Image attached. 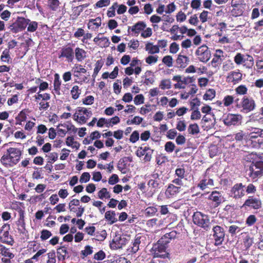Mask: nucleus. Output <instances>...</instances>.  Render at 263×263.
Wrapping results in <instances>:
<instances>
[{"instance_id":"nucleus-1","label":"nucleus","mask_w":263,"mask_h":263,"mask_svg":"<svg viewBox=\"0 0 263 263\" xmlns=\"http://www.w3.org/2000/svg\"><path fill=\"white\" fill-rule=\"evenodd\" d=\"M22 152L17 148L10 147L7 151V154L1 158V162L6 167L16 164L20 161Z\"/></svg>"},{"instance_id":"nucleus-2","label":"nucleus","mask_w":263,"mask_h":263,"mask_svg":"<svg viewBox=\"0 0 263 263\" xmlns=\"http://www.w3.org/2000/svg\"><path fill=\"white\" fill-rule=\"evenodd\" d=\"M247 142L253 147H259L263 144V129L252 128V131L248 134Z\"/></svg>"},{"instance_id":"nucleus-3","label":"nucleus","mask_w":263,"mask_h":263,"mask_svg":"<svg viewBox=\"0 0 263 263\" xmlns=\"http://www.w3.org/2000/svg\"><path fill=\"white\" fill-rule=\"evenodd\" d=\"M71 72L76 80L78 81V82L81 84L85 82L90 76L83 66L79 64L74 65L71 69Z\"/></svg>"},{"instance_id":"nucleus-4","label":"nucleus","mask_w":263,"mask_h":263,"mask_svg":"<svg viewBox=\"0 0 263 263\" xmlns=\"http://www.w3.org/2000/svg\"><path fill=\"white\" fill-rule=\"evenodd\" d=\"M235 102L236 107L245 112H249L253 110L256 106L254 100L252 98L247 96H244L240 102H239L238 99L235 100Z\"/></svg>"},{"instance_id":"nucleus-5","label":"nucleus","mask_w":263,"mask_h":263,"mask_svg":"<svg viewBox=\"0 0 263 263\" xmlns=\"http://www.w3.org/2000/svg\"><path fill=\"white\" fill-rule=\"evenodd\" d=\"M194 223L208 230L210 228V221L209 217L200 212H197L194 213L193 216Z\"/></svg>"},{"instance_id":"nucleus-6","label":"nucleus","mask_w":263,"mask_h":263,"mask_svg":"<svg viewBox=\"0 0 263 263\" xmlns=\"http://www.w3.org/2000/svg\"><path fill=\"white\" fill-rule=\"evenodd\" d=\"M164 241L159 240L157 243L155 244L153 248V254L154 257H159L162 258H167L169 254L167 252Z\"/></svg>"},{"instance_id":"nucleus-7","label":"nucleus","mask_w":263,"mask_h":263,"mask_svg":"<svg viewBox=\"0 0 263 263\" xmlns=\"http://www.w3.org/2000/svg\"><path fill=\"white\" fill-rule=\"evenodd\" d=\"M248 175L252 179L261 176L263 174V161H257L252 163L247 170Z\"/></svg>"},{"instance_id":"nucleus-8","label":"nucleus","mask_w":263,"mask_h":263,"mask_svg":"<svg viewBox=\"0 0 263 263\" xmlns=\"http://www.w3.org/2000/svg\"><path fill=\"white\" fill-rule=\"evenodd\" d=\"M234 62L237 65L243 64V66L247 68H252L254 62L253 58L249 54L243 55L240 53H237L234 57Z\"/></svg>"},{"instance_id":"nucleus-9","label":"nucleus","mask_w":263,"mask_h":263,"mask_svg":"<svg viewBox=\"0 0 263 263\" xmlns=\"http://www.w3.org/2000/svg\"><path fill=\"white\" fill-rule=\"evenodd\" d=\"M246 185L242 183L235 184L231 189L230 195L235 200H238L245 196Z\"/></svg>"},{"instance_id":"nucleus-10","label":"nucleus","mask_w":263,"mask_h":263,"mask_svg":"<svg viewBox=\"0 0 263 263\" xmlns=\"http://www.w3.org/2000/svg\"><path fill=\"white\" fill-rule=\"evenodd\" d=\"M195 55L200 62L206 63L211 58V52L206 45H202L196 50Z\"/></svg>"},{"instance_id":"nucleus-11","label":"nucleus","mask_w":263,"mask_h":263,"mask_svg":"<svg viewBox=\"0 0 263 263\" xmlns=\"http://www.w3.org/2000/svg\"><path fill=\"white\" fill-rule=\"evenodd\" d=\"M212 232L214 245L216 246L221 245L225 236L223 229L219 226H216L213 228Z\"/></svg>"},{"instance_id":"nucleus-12","label":"nucleus","mask_w":263,"mask_h":263,"mask_svg":"<svg viewBox=\"0 0 263 263\" xmlns=\"http://www.w3.org/2000/svg\"><path fill=\"white\" fill-rule=\"evenodd\" d=\"M242 119L240 115L229 114L223 119V123L228 126L238 125L241 124Z\"/></svg>"},{"instance_id":"nucleus-13","label":"nucleus","mask_w":263,"mask_h":263,"mask_svg":"<svg viewBox=\"0 0 263 263\" xmlns=\"http://www.w3.org/2000/svg\"><path fill=\"white\" fill-rule=\"evenodd\" d=\"M128 239L124 236L116 235L110 243L112 249L116 250L121 249L127 243Z\"/></svg>"},{"instance_id":"nucleus-14","label":"nucleus","mask_w":263,"mask_h":263,"mask_svg":"<svg viewBox=\"0 0 263 263\" xmlns=\"http://www.w3.org/2000/svg\"><path fill=\"white\" fill-rule=\"evenodd\" d=\"M28 19L24 17H18L17 20L10 26V29L14 32H17L24 30L28 24Z\"/></svg>"},{"instance_id":"nucleus-15","label":"nucleus","mask_w":263,"mask_h":263,"mask_svg":"<svg viewBox=\"0 0 263 263\" xmlns=\"http://www.w3.org/2000/svg\"><path fill=\"white\" fill-rule=\"evenodd\" d=\"M242 78V74L239 70L231 71L226 78L227 82L232 83L233 84L239 83Z\"/></svg>"},{"instance_id":"nucleus-16","label":"nucleus","mask_w":263,"mask_h":263,"mask_svg":"<svg viewBox=\"0 0 263 263\" xmlns=\"http://www.w3.org/2000/svg\"><path fill=\"white\" fill-rule=\"evenodd\" d=\"M261 202L259 198L249 196L245 201L242 207L249 206L254 209H258L261 207Z\"/></svg>"},{"instance_id":"nucleus-17","label":"nucleus","mask_w":263,"mask_h":263,"mask_svg":"<svg viewBox=\"0 0 263 263\" xmlns=\"http://www.w3.org/2000/svg\"><path fill=\"white\" fill-rule=\"evenodd\" d=\"M209 199L213 201V205L215 208L218 206L225 201L222 194L217 191L212 192L210 195Z\"/></svg>"},{"instance_id":"nucleus-18","label":"nucleus","mask_w":263,"mask_h":263,"mask_svg":"<svg viewBox=\"0 0 263 263\" xmlns=\"http://www.w3.org/2000/svg\"><path fill=\"white\" fill-rule=\"evenodd\" d=\"M181 191L180 186H176L173 184H170L165 191V196L170 198L176 196Z\"/></svg>"},{"instance_id":"nucleus-19","label":"nucleus","mask_w":263,"mask_h":263,"mask_svg":"<svg viewBox=\"0 0 263 263\" xmlns=\"http://www.w3.org/2000/svg\"><path fill=\"white\" fill-rule=\"evenodd\" d=\"M60 57H65L68 61L71 62L74 58L72 49L70 47L62 48Z\"/></svg>"},{"instance_id":"nucleus-20","label":"nucleus","mask_w":263,"mask_h":263,"mask_svg":"<svg viewBox=\"0 0 263 263\" xmlns=\"http://www.w3.org/2000/svg\"><path fill=\"white\" fill-rule=\"evenodd\" d=\"M4 227H3L2 229L0 231V239L4 242L12 245L13 240L9 235L8 231H4Z\"/></svg>"},{"instance_id":"nucleus-21","label":"nucleus","mask_w":263,"mask_h":263,"mask_svg":"<svg viewBox=\"0 0 263 263\" xmlns=\"http://www.w3.org/2000/svg\"><path fill=\"white\" fill-rule=\"evenodd\" d=\"M213 185V180L209 177H205L204 179H202L200 181L199 183L198 184V187H200L202 190H203L207 187H209Z\"/></svg>"},{"instance_id":"nucleus-22","label":"nucleus","mask_w":263,"mask_h":263,"mask_svg":"<svg viewBox=\"0 0 263 263\" xmlns=\"http://www.w3.org/2000/svg\"><path fill=\"white\" fill-rule=\"evenodd\" d=\"M189 58L185 55L179 54L176 60V63L178 67L184 68L189 63Z\"/></svg>"},{"instance_id":"nucleus-23","label":"nucleus","mask_w":263,"mask_h":263,"mask_svg":"<svg viewBox=\"0 0 263 263\" xmlns=\"http://www.w3.org/2000/svg\"><path fill=\"white\" fill-rule=\"evenodd\" d=\"M142 236L139 234L136 235L134 241L132 242V245L130 247V252L133 253H136L139 249V245L141 243V239Z\"/></svg>"},{"instance_id":"nucleus-24","label":"nucleus","mask_w":263,"mask_h":263,"mask_svg":"<svg viewBox=\"0 0 263 263\" xmlns=\"http://www.w3.org/2000/svg\"><path fill=\"white\" fill-rule=\"evenodd\" d=\"M101 25V19L100 17H98L95 19H90L88 23V28L89 29L96 30Z\"/></svg>"},{"instance_id":"nucleus-25","label":"nucleus","mask_w":263,"mask_h":263,"mask_svg":"<svg viewBox=\"0 0 263 263\" xmlns=\"http://www.w3.org/2000/svg\"><path fill=\"white\" fill-rule=\"evenodd\" d=\"M74 55L78 62H82L86 57V52L82 48L77 47L74 50Z\"/></svg>"},{"instance_id":"nucleus-26","label":"nucleus","mask_w":263,"mask_h":263,"mask_svg":"<svg viewBox=\"0 0 263 263\" xmlns=\"http://www.w3.org/2000/svg\"><path fill=\"white\" fill-rule=\"evenodd\" d=\"M145 49L149 54H151L158 53L160 52V49L158 48L157 45H154L152 43H147L145 45Z\"/></svg>"},{"instance_id":"nucleus-27","label":"nucleus","mask_w":263,"mask_h":263,"mask_svg":"<svg viewBox=\"0 0 263 263\" xmlns=\"http://www.w3.org/2000/svg\"><path fill=\"white\" fill-rule=\"evenodd\" d=\"M61 85V81L60 80V76L58 73H55L54 76V81H53V86H54V90L55 93L60 95V86Z\"/></svg>"},{"instance_id":"nucleus-28","label":"nucleus","mask_w":263,"mask_h":263,"mask_svg":"<svg viewBox=\"0 0 263 263\" xmlns=\"http://www.w3.org/2000/svg\"><path fill=\"white\" fill-rule=\"evenodd\" d=\"M146 27V25L142 22H139L132 27H129L128 30L130 29L133 32L136 33H139L140 31L143 30Z\"/></svg>"},{"instance_id":"nucleus-29","label":"nucleus","mask_w":263,"mask_h":263,"mask_svg":"<svg viewBox=\"0 0 263 263\" xmlns=\"http://www.w3.org/2000/svg\"><path fill=\"white\" fill-rule=\"evenodd\" d=\"M177 232L175 231H172L170 233H166L160 240L164 241L165 244L170 242L169 240L175 238L177 236Z\"/></svg>"},{"instance_id":"nucleus-30","label":"nucleus","mask_w":263,"mask_h":263,"mask_svg":"<svg viewBox=\"0 0 263 263\" xmlns=\"http://www.w3.org/2000/svg\"><path fill=\"white\" fill-rule=\"evenodd\" d=\"M67 253L68 251L64 246L60 247L57 249L58 257L59 260H65Z\"/></svg>"},{"instance_id":"nucleus-31","label":"nucleus","mask_w":263,"mask_h":263,"mask_svg":"<svg viewBox=\"0 0 263 263\" xmlns=\"http://www.w3.org/2000/svg\"><path fill=\"white\" fill-rule=\"evenodd\" d=\"M105 218L109 221L110 224H112L117 221V219L116 218V213L114 211H107L105 214Z\"/></svg>"},{"instance_id":"nucleus-32","label":"nucleus","mask_w":263,"mask_h":263,"mask_svg":"<svg viewBox=\"0 0 263 263\" xmlns=\"http://www.w3.org/2000/svg\"><path fill=\"white\" fill-rule=\"evenodd\" d=\"M98 197L102 199H106L110 198V195L106 188H102L100 191H99L98 193Z\"/></svg>"},{"instance_id":"nucleus-33","label":"nucleus","mask_w":263,"mask_h":263,"mask_svg":"<svg viewBox=\"0 0 263 263\" xmlns=\"http://www.w3.org/2000/svg\"><path fill=\"white\" fill-rule=\"evenodd\" d=\"M199 131V127L196 123L190 124L187 128V132L191 135L198 134Z\"/></svg>"},{"instance_id":"nucleus-34","label":"nucleus","mask_w":263,"mask_h":263,"mask_svg":"<svg viewBox=\"0 0 263 263\" xmlns=\"http://www.w3.org/2000/svg\"><path fill=\"white\" fill-rule=\"evenodd\" d=\"M66 145L69 146H71L72 148H79L80 144L79 143L75 141L73 137H68L66 139Z\"/></svg>"},{"instance_id":"nucleus-35","label":"nucleus","mask_w":263,"mask_h":263,"mask_svg":"<svg viewBox=\"0 0 263 263\" xmlns=\"http://www.w3.org/2000/svg\"><path fill=\"white\" fill-rule=\"evenodd\" d=\"M81 93V90L79 89V87L77 85H74L73 86L70 91L72 98L74 100L77 99L79 97Z\"/></svg>"},{"instance_id":"nucleus-36","label":"nucleus","mask_w":263,"mask_h":263,"mask_svg":"<svg viewBox=\"0 0 263 263\" xmlns=\"http://www.w3.org/2000/svg\"><path fill=\"white\" fill-rule=\"evenodd\" d=\"M28 24H27V31L30 32H33L38 27V23L35 21H31L28 19Z\"/></svg>"},{"instance_id":"nucleus-37","label":"nucleus","mask_w":263,"mask_h":263,"mask_svg":"<svg viewBox=\"0 0 263 263\" xmlns=\"http://www.w3.org/2000/svg\"><path fill=\"white\" fill-rule=\"evenodd\" d=\"M159 86L162 90L170 89L171 88V82L169 79L162 80Z\"/></svg>"},{"instance_id":"nucleus-38","label":"nucleus","mask_w":263,"mask_h":263,"mask_svg":"<svg viewBox=\"0 0 263 263\" xmlns=\"http://www.w3.org/2000/svg\"><path fill=\"white\" fill-rule=\"evenodd\" d=\"M10 59L9 50L8 49H5L2 52L1 60L4 62L9 63Z\"/></svg>"},{"instance_id":"nucleus-39","label":"nucleus","mask_w":263,"mask_h":263,"mask_svg":"<svg viewBox=\"0 0 263 263\" xmlns=\"http://www.w3.org/2000/svg\"><path fill=\"white\" fill-rule=\"evenodd\" d=\"M215 97V91L213 89H209L203 95V99L205 100H212Z\"/></svg>"},{"instance_id":"nucleus-40","label":"nucleus","mask_w":263,"mask_h":263,"mask_svg":"<svg viewBox=\"0 0 263 263\" xmlns=\"http://www.w3.org/2000/svg\"><path fill=\"white\" fill-rule=\"evenodd\" d=\"M158 61V56L156 55H150L145 58V62L150 65L156 64Z\"/></svg>"},{"instance_id":"nucleus-41","label":"nucleus","mask_w":263,"mask_h":263,"mask_svg":"<svg viewBox=\"0 0 263 263\" xmlns=\"http://www.w3.org/2000/svg\"><path fill=\"white\" fill-rule=\"evenodd\" d=\"M77 112H79L81 116L82 114L85 115L87 118H89L92 115L91 110L84 107H79Z\"/></svg>"},{"instance_id":"nucleus-42","label":"nucleus","mask_w":263,"mask_h":263,"mask_svg":"<svg viewBox=\"0 0 263 263\" xmlns=\"http://www.w3.org/2000/svg\"><path fill=\"white\" fill-rule=\"evenodd\" d=\"M234 98L232 96L228 95L224 97L222 102L225 107L229 106L234 102Z\"/></svg>"},{"instance_id":"nucleus-43","label":"nucleus","mask_w":263,"mask_h":263,"mask_svg":"<svg viewBox=\"0 0 263 263\" xmlns=\"http://www.w3.org/2000/svg\"><path fill=\"white\" fill-rule=\"evenodd\" d=\"M48 5L53 11H56L59 6V1L58 0H48Z\"/></svg>"},{"instance_id":"nucleus-44","label":"nucleus","mask_w":263,"mask_h":263,"mask_svg":"<svg viewBox=\"0 0 263 263\" xmlns=\"http://www.w3.org/2000/svg\"><path fill=\"white\" fill-rule=\"evenodd\" d=\"M248 137V134L247 135L243 131L239 130L238 132L235 134V139L237 141H241L243 139H246L247 140V137Z\"/></svg>"},{"instance_id":"nucleus-45","label":"nucleus","mask_w":263,"mask_h":263,"mask_svg":"<svg viewBox=\"0 0 263 263\" xmlns=\"http://www.w3.org/2000/svg\"><path fill=\"white\" fill-rule=\"evenodd\" d=\"M95 235L96 240L103 241L106 238L107 233L105 230H102L100 232H97Z\"/></svg>"},{"instance_id":"nucleus-46","label":"nucleus","mask_w":263,"mask_h":263,"mask_svg":"<svg viewBox=\"0 0 263 263\" xmlns=\"http://www.w3.org/2000/svg\"><path fill=\"white\" fill-rule=\"evenodd\" d=\"M118 7V4L117 3H115L112 6L109 8V10L107 11V15L109 17H112L115 16V10Z\"/></svg>"},{"instance_id":"nucleus-47","label":"nucleus","mask_w":263,"mask_h":263,"mask_svg":"<svg viewBox=\"0 0 263 263\" xmlns=\"http://www.w3.org/2000/svg\"><path fill=\"white\" fill-rule=\"evenodd\" d=\"M162 61L164 64L168 67H171L173 66V58L171 55L164 56L163 58Z\"/></svg>"},{"instance_id":"nucleus-48","label":"nucleus","mask_w":263,"mask_h":263,"mask_svg":"<svg viewBox=\"0 0 263 263\" xmlns=\"http://www.w3.org/2000/svg\"><path fill=\"white\" fill-rule=\"evenodd\" d=\"M248 88L245 85H241L235 89L236 92L240 95H244L247 93Z\"/></svg>"},{"instance_id":"nucleus-49","label":"nucleus","mask_w":263,"mask_h":263,"mask_svg":"<svg viewBox=\"0 0 263 263\" xmlns=\"http://www.w3.org/2000/svg\"><path fill=\"white\" fill-rule=\"evenodd\" d=\"M46 157H48L47 162L48 163H52L58 159V154L57 153L53 152L50 153L48 155H46Z\"/></svg>"},{"instance_id":"nucleus-50","label":"nucleus","mask_w":263,"mask_h":263,"mask_svg":"<svg viewBox=\"0 0 263 263\" xmlns=\"http://www.w3.org/2000/svg\"><path fill=\"white\" fill-rule=\"evenodd\" d=\"M256 192V187L252 183H249L246 186L245 193L248 194H254Z\"/></svg>"},{"instance_id":"nucleus-51","label":"nucleus","mask_w":263,"mask_h":263,"mask_svg":"<svg viewBox=\"0 0 263 263\" xmlns=\"http://www.w3.org/2000/svg\"><path fill=\"white\" fill-rule=\"evenodd\" d=\"M157 211V209L156 207L149 206L145 209V213L147 216H152L154 215Z\"/></svg>"},{"instance_id":"nucleus-52","label":"nucleus","mask_w":263,"mask_h":263,"mask_svg":"<svg viewBox=\"0 0 263 263\" xmlns=\"http://www.w3.org/2000/svg\"><path fill=\"white\" fill-rule=\"evenodd\" d=\"M191 116V119L192 120H197L200 119L201 115L200 112L199 111L198 108L193 110Z\"/></svg>"},{"instance_id":"nucleus-53","label":"nucleus","mask_w":263,"mask_h":263,"mask_svg":"<svg viewBox=\"0 0 263 263\" xmlns=\"http://www.w3.org/2000/svg\"><path fill=\"white\" fill-rule=\"evenodd\" d=\"M176 128L180 132L184 131L186 129V124L184 120H179L176 125Z\"/></svg>"},{"instance_id":"nucleus-54","label":"nucleus","mask_w":263,"mask_h":263,"mask_svg":"<svg viewBox=\"0 0 263 263\" xmlns=\"http://www.w3.org/2000/svg\"><path fill=\"white\" fill-rule=\"evenodd\" d=\"M48 256V260L47 261V263H55V253L54 251H51L47 254Z\"/></svg>"},{"instance_id":"nucleus-55","label":"nucleus","mask_w":263,"mask_h":263,"mask_svg":"<svg viewBox=\"0 0 263 263\" xmlns=\"http://www.w3.org/2000/svg\"><path fill=\"white\" fill-rule=\"evenodd\" d=\"M190 104L191 106V109L195 110L198 108V107L200 105L201 102L198 99L195 98L192 100Z\"/></svg>"},{"instance_id":"nucleus-56","label":"nucleus","mask_w":263,"mask_h":263,"mask_svg":"<svg viewBox=\"0 0 263 263\" xmlns=\"http://www.w3.org/2000/svg\"><path fill=\"white\" fill-rule=\"evenodd\" d=\"M150 148L149 147H147V146H145V147H140L139 148H138L137 151V156L139 157H141L143 156L145 154H146V153L147 152V151H148V150Z\"/></svg>"},{"instance_id":"nucleus-57","label":"nucleus","mask_w":263,"mask_h":263,"mask_svg":"<svg viewBox=\"0 0 263 263\" xmlns=\"http://www.w3.org/2000/svg\"><path fill=\"white\" fill-rule=\"evenodd\" d=\"M139 139V133L138 131H134L130 135L129 141L134 143Z\"/></svg>"},{"instance_id":"nucleus-58","label":"nucleus","mask_w":263,"mask_h":263,"mask_svg":"<svg viewBox=\"0 0 263 263\" xmlns=\"http://www.w3.org/2000/svg\"><path fill=\"white\" fill-rule=\"evenodd\" d=\"M102 67V64L99 61H98L95 65V67L94 68L93 73L92 74V77L95 78L97 76L98 72L100 70Z\"/></svg>"},{"instance_id":"nucleus-59","label":"nucleus","mask_w":263,"mask_h":263,"mask_svg":"<svg viewBox=\"0 0 263 263\" xmlns=\"http://www.w3.org/2000/svg\"><path fill=\"white\" fill-rule=\"evenodd\" d=\"M52 235L51 233L47 230H43L41 231V239L45 240L48 239Z\"/></svg>"},{"instance_id":"nucleus-60","label":"nucleus","mask_w":263,"mask_h":263,"mask_svg":"<svg viewBox=\"0 0 263 263\" xmlns=\"http://www.w3.org/2000/svg\"><path fill=\"white\" fill-rule=\"evenodd\" d=\"M109 4V0H100L95 4V6L96 7L102 8L108 6Z\"/></svg>"},{"instance_id":"nucleus-61","label":"nucleus","mask_w":263,"mask_h":263,"mask_svg":"<svg viewBox=\"0 0 263 263\" xmlns=\"http://www.w3.org/2000/svg\"><path fill=\"white\" fill-rule=\"evenodd\" d=\"M175 147V144L172 142H167L165 144V150L167 152L172 153L174 150Z\"/></svg>"},{"instance_id":"nucleus-62","label":"nucleus","mask_w":263,"mask_h":263,"mask_svg":"<svg viewBox=\"0 0 263 263\" xmlns=\"http://www.w3.org/2000/svg\"><path fill=\"white\" fill-rule=\"evenodd\" d=\"M90 178V174L87 172L83 173L80 179V182L81 183H86L88 182Z\"/></svg>"},{"instance_id":"nucleus-63","label":"nucleus","mask_w":263,"mask_h":263,"mask_svg":"<svg viewBox=\"0 0 263 263\" xmlns=\"http://www.w3.org/2000/svg\"><path fill=\"white\" fill-rule=\"evenodd\" d=\"M221 61V58H220V55L218 56H214L212 61H211V65L213 67H216L219 64H220Z\"/></svg>"},{"instance_id":"nucleus-64","label":"nucleus","mask_w":263,"mask_h":263,"mask_svg":"<svg viewBox=\"0 0 263 263\" xmlns=\"http://www.w3.org/2000/svg\"><path fill=\"white\" fill-rule=\"evenodd\" d=\"M179 49V45L176 42H173L170 46V52L172 53H176L178 52Z\"/></svg>"}]
</instances>
